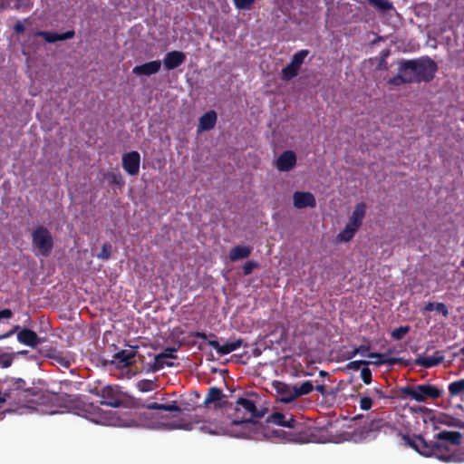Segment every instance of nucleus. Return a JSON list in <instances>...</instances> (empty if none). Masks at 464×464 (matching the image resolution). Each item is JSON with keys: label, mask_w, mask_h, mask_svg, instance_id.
<instances>
[{"label": "nucleus", "mask_w": 464, "mask_h": 464, "mask_svg": "<svg viewBox=\"0 0 464 464\" xmlns=\"http://www.w3.org/2000/svg\"><path fill=\"white\" fill-rule=\"evenodd\" d=\"M462 435L459 431L443 430L434 435V440L427 441L422 436H415L408 440V444L420 454L435 457L444 462H463L464 447L459 450H452V447L461 443Z\"/></svg>", "instance_id": "obj_1"}, {"label": "nucleus", "mask_w": 464, "mask_h": 464, "mask_svg": "<svg viewBox=\"0 0 464 464\" xmlns=\"http://www.w3.org/2000/svg\"><path fill=\"white\" fill-rule=\"evenodd\" d=\"M55 396L34 388H26L24 379H13L5 390V402L9 411H16L23 408L39 410L41 406L50 404Z\"/></svg>", "instance_id": "obj_2"}, {"label": "nucleus", "mask_w": 464, "mask_h": 464, "mask_svg": "<svg viewBox=\"0 0 464 464\" xmlns=\"http://www.w3.org/2000/svg\"><path fill=\"white\" fill-rule=\"evenodd\" d=\"M402 71L408 75L411 83L430 82L438 71L436 63L429 56H422L417 59L401 60Z\"/></svg>", "instance_id": "obj_3"}, {"label": "nucleus", "mask_w": 464, "mask_h": 464, "mask_svg": "<svg viewBox=\"0 0 464 464\" xmlns=\"http://www.w3.org/2000/svg\"><path fill=\"white\" fill-rule=\"evenodd\" d=\"M257 399L258 395L256 393L249 394L247 398H239L236 403L232 423L235 425L249 423L255 418L263 417L266 409H257Z\"/></svg>", "instance_id": "obj_4"}, {"label": "nucleus", "mask_w": 464, "mask_h": 464, "mask_svg": "<svg viewBox=\"0 0 464 464\" xmlns=\"http://www.w3.org/2000/svg\"><path fill=\"white\" fill-rule=\"evenodd\" d=\"M402 399H411L417 402H424L428 399L437 400L443 394V390L431 384L406 385L400 388Z\"/></svg>", "instance_id": "obj_5"}, {"label": "nucleus", "mask_w": 464, "mask_h": 464, "mask_svg": "<svg viewBox=\"0 0 464 464\" xmlns=\"http://www.w3.org/2000/svg\"><path fill=\"white\" fill-rule=\"evenodd\" d=\"M366 213V204L364 202L358 203L349 218L344 228L338 234V239L342 242H349L353 239L357 230L362 224V220Z\"/></svg>", "instance_id": "obj_6"}, {"label": "nucleus", "mask_w": 464, "mask_h": 464, "mask_svg": "<svg viewBox=\"0 0 464 464\" xmlns=\"http://www.w3.org/2000/svg\"><path fill=\"white\" fill-rule=\"evenodd\" d=\"M32 244L40 255L48 256L53 248V238L46 227L38 226L32 232Z\"/></svg>", "instance_id": "obj_7"}, {"label": "nucleus", "mask_w": 464, "mask_h": 464, "mask_svg": "<svg viewBox=\"0 0 464 464\" xmlns=\"http://www.w3.org/2000/svg\"><path fill=\"white\" fill-rule=\"evenodd\" d=\"M308 54L309 51L306 49H303L295 53L293 55L290 63L282 69V79L284 81H290L295 78L298 74L300 68Z\"/></svg>", "instance_id": "obj_8"}, {"label": "nucleus", "mask_w": 464, "mask_h": 464, "mask_svg": "<svg viewBox=\"0 0 464 464\" xmlns=\"http://www.w3.org/2000/svg\"><path fill=\"white\" fill-rule=\"evenodd\" d=\"M96 394L102 398V401H101L102 404L118 408L122 403L118 387L108 385L103 387Z\"/></svg>", "instance_id": "obj_9"}, {"label": "nucleus", "mask_w": 464, "mask_h": 464, "mask_svg": "<svg viewBox=\"0 0 464 464\" xmlns=\"http://www.w3.org/2000/svg\"><path fill=\"white\" fill-rule=\"evenodd\" d=\"M75 32L73 30L67 31L65 33L58 34L55 32L46 31H36L32 34H28V40H34L35 37L41 36L45 42L53 44L58 41H65L73 38Z\"/></svg>", "instance_id": "obj_10"}, {"label": "nucleus", "mask_w": 464, "mask_h": 464, "mask_svg": "<svg viewBox=\"0 0 464 464\" xmlns=\"http://www.w3.org/2000/svg\"><path fill=\"white\" fill-rule=\"evenodd\" d=\"M227 398V395L223 393L221 389L213 386L208 389L204 400V405L208 407L214 404L215 409L226 408L228 403Z\"/></svg>", "instance_id": "obj_11"}, {"label": "nucleus", "mask_w": 464, "mask_h": 464, "mask_svg": "<svg viewBox=\"0 0 464 464\" xmlns=\"http://www.w3.org/2000/svg\"><path fill=\"white\" fill-rule=\"evenodd\" d=\"M122 168L130 176H135L140 171V155L132 150L122 155Z\"/></svg>", "instance_id": "obj_12"}, {"label": "nucleus", "mask_w": 464, "mask_h": 464, "mask_svg": "<svg viewBox=\"0 0 464 464\" xmlns=\"http://www.w3.org/2000/svg\"><path fill=\"white\" fill-rule=\"evenodd\" d=\"M208 336L211 338H216V334L212 333L209 334ZM208 344L214 348L218 354L226 355L238 349L243 344V340L239 338L236 341L220 344L216 339H209L208 340Z\"/></svg>", "instance_id": "obj_13"}, {"label": "nucleus", "mask_w": 464, "mask_h": 464, "mask_svg": "<svg viewBox=\"0 0 464 464\" xmlns=\"http://www.w3.org/2000/svg\"><path fill=\"white\" fill-rule=\"evenodd\" d=\"M296 164V155L292 150L284 151L276 160V167L279 171H290Z\"/></svg>", "instance_id": "obj_14"}, {"label": "nucleus", "mask_w": 464, "mask_h": 464, "mask_svg": "<svg viewBox=\"0 0 464 464\" xmlns=\"http://www.w3.org/2000/svg\"><path fill=\"white\" fill-rule=\"evenodd\" d=\"M294 206L296 208H314L316 200L311 192L295 191L293 195Z\"/></svg>", "instance_id": "obj_15"}, {"label": "nucleus", "mask_w": 464, "mask_h": 464, "mask_svg": "<svg viewBox=\"0 0 464 464\" xmlns=\"http://www.w3.org/2000/svg\"><path fill=\"white\" fill-rule=\"evenodd\" d=\"M274 388L284 403H289L296 399L295 386H290L282 382H275Z\"/></svg>", "instance_id": "obj_16"}, {"label": "nucleus", "mask_w": 464, "mask_h": 464, "mask_svg": "<svg viewBox=\"0 0 464 464\" xmlns=\"http://www.w3.org/2000/svg\"><path fill=\"white\" fill-rule=\"evenodd\" d=\"M17 340L20 343L30 346L32 348H35L42 343V340L37 335V334L29 328L21 329L17 333Z\"/></svg>", "instance_id": "obj_17"}, {"label": "nucleus", "mask_w": 464, "mask_h": 464, "mask_svg": "<svg viewBox=\"0 0 464 464\" xmlns=\"http://www.w3.org/2000/svg\"><path fill=\"white\" fill-rule=\"evenodd\" d=\"M161 67L160 60H154L133 67L132 73L138 76H150L159 72Z\"/></svg>", "instance_id": "obj_18"}, {"label": "nucleus", "mask_w": 464, "mask_h": 464, "mask_svg": "<svg viewBox=\"0 0 464 464\" xmlns=\"http://www.w3.org/2000/svg\"><path fill=\"white\" fill-rule=\"evenodd\" d=\"M186 61V54L180 51L167 53L163 60L164 67L170 71L178 68Z\"/></svg>", "instance_id": "obj_19"}, {"label": "nucleus", "mask_w": 464, "mask_h": 464, "mask_svg": "<svg viewBox=\"0 0 464 464\" xmlns=\"http://www.w3.org/2000/svg\"><path fill=\"white\" fill-rule=\"evenodd\" d=\"M276 437L285 442L303 444L307 442L305 436L301 431H285L282 430H273Z\"/></svg>", "instance_id": "obj_20"}, {"label": "nucleus", "mask_w": 464, "mask_h": 464, "mask_svg": "<svg viewBox=\"0 0 464 464\" xmlns=\"http://www.w3.org/2000/svg\"><path fill=\"white\" fill-rule=\"evenodd\" d=\"M392 353V350H389L388 353H370L367 357L372 359H377L375 362L372 363L375 365H394L401 362L402 359L398 357H390L389 355Z\"/></svg>", "instance_id": "obj_21"}, {"label": "nucleus", "mask_w": 464, "mask_h": 464, "mask_svg": "<svg viewBox=\"0 0 464 464\" xmlns=\"http://www.w3.org/2000/svg\"><path fill=\"white\" fill-rule=\"evenodd\" d=\"M443 361L444 356L442 353L440 351H436L433 356H419L418 358L415 359L414 363L415 365L429 369L440 364L441 362H443Z\"/></svg>", "instance_id": "obj_22"}, {"label": "nucleus", "mask_w": 464, "mask_h": 464, "mask_svg": "<svg viewBox=\"0 0 464 464\" xmlns=\"http://www.w3.org/2000/svg\"><path fill=\"white\" fill-rule=\"evenodd\" d=\"M217 113L211 110L204 113L198 121V132L207 131L212 130L217 123Z\"/></svg>", "instance_id": "obj_23"}, {"label": "nucleus", "mask_w": 464, "mask_h": 464, "mask_svg": "<svg viewBox=\"0 0 464 464\" xmlns=\"http://www.w3.org/2000/svg\"><path fill=\"white\" fill-rule=\"evenodd\" d=\"M364 423L368 430L370 431V434L372 435L373 440L384 427L388 426L387 421H385L382 418L370 419L369 417H366L364 420Z\"/></svg>", "instance_id": "obj_24"}, {"label": "nucleus", "mask_w": 464, "mask_h": 464, "mask_svg": "<svg viewBox=\"0 0 464 464\" xmlns=\"http://www.w3.org/2000/svg\"><path fill=\"white\" fill-rule=\"evenodd\" d=\"M252 252V248L247 246H236L229 251V259L236 262L240 259L247 258Z\"/></svg>", "instance_id": "obj_25"}, {"label": "nucleus", "mask_w": 464, "mask_h": 464, "mask_svg": "<svg viewBox=\"0 0 464 464\" xmlns=\"http://www.w3.org/2000/svg\"><path fill=\"white\" fill-rule=\"evenodd\" d=\"M136 356V352L132 350H121L113 356L115 361L121 367H128L131 364V360Z\"/></svg>", "instance_id": "obj_26"}, {"label": "nucleus", "mask_w": 464, "mask_h": 464, "mask_svg": "<svg viewBox=\"0 0 464 464\" xmlns=\"http://www.w3.org/2000/svg\"><path fill=\"white\" fill-rule=\"evenodd\" d=\"M353 439L355 442H363L373 440L372 435L370 434V431L364 422L362 426H360L353 430Z\"/></svg>", "instance_id": "obj_27"}, {"label": "nucleus", "mask_w": 464, "mask_h": 464, "mask_svg": "<svg viewBox=\"0 0 464 464\" xmlns=\"http://www.w3.org/2000/svg\"><path fill=\"white\" fill-rule=\"evenodd\" d=\"M398 74H396L395 76L390 78L388 80V83L390 85H394V86H399V85H401V84H409L411 83V80L408 79V75L406 74L405 72L402 71V65L401 63H400V65L398 67Z\"/></svg>", "instance_id": "obj_28"}, {"label": "nucleus", "mask_w": 464, "mask_h": 464, "mask_svg": "<svg viewBox=\"0 0 464 464\" xmlns=\"http://www.w3.org/2000/svg\"><path fill=\"white\" fill-rule=\"evenodd\" d=\"M149 410H161L166 411H180L181 408L178 406L177 401H172L170 404H162L158 402H150L144 406Z\"/></svg>", "instance_id": "obj_29"}, {"label": "nucleus", "mask_w": 464, "mask_h": 464, "mask_svg": "<svg viewBox=\"0 0 464 464\" xmlns=\"http://www.w3.org/2000/svg\"><path fill=\"white\" fill-rule=\"evenodd\" d=\"M433 310L441 314L444 317H448L449 315V309L444 303L428 302L422 309L423 312H430Z\"/></svg>", "instance_id": "obj_30"}, {"label": "nucleus", "mask_w": 464, "mask_h": 464, "mask_svg": "<svg viewBox=\"0 0 464 464\" xmlns=\"http://www.w3.org/2000/svg\"><path fill=\"white\" fill-rule=\"evenodd\" d=\"M104 179H106L109 184L114 185L118 188H122L125 185V181L121 174L118 171H109L105 173Z\"/></svg>", "instance_id": "obj_31"}, {"label": "nucleus", "mask_w": 464, "mask_h": 464, "mask_svg": "<svg viewBox=\"0 0 464 464\" xmlns=\"http://www.w3.org/2000/svg\"><path fill=\"white\" fill-rule=\"evenodd\" d=\"M448 390L450 397H456L464 393V379L450 382Z\"/></svg>", "instance_id": "obj_32"}, {"label": "nucleus", "mask_w": 464, "mask_h": 464, "mask_svg": "<svg viewBox=\"0 0 464 464\" xmlns=\"http://www.w3.org/2000/svg\"><path fill=\"white\" fill-rule=\"evenodd\" d=\"M295 394L296 398L303 396V395L309 394L314 390V382H313V381H306L299 386L295 385Z\"/></svg>", "instance_id": "obj_33"}, {"label": "nucleus", "mask_w": 464, "mask_h": 464, "mask_svg": "<svg viewBox=\"0 0 464 464\" xmlns=\"http://www.w3.org/2000/svg\"><path fill=\"white\" fill-rule=\"evenodd\" d=\"M166 356L167 355L165 353H159L155 356L154 362L151 365L152 372H158V371L163 369L165 365H168V366L173 365L172 363L167 362L165 361Z\"/></svg>", "instance_id": "obj_34"}, {"label": "nucleus", "mask_w": 464, "mask_h": 464, "mask_svg": "<svg viewBox=\"0 0 464 464\" xmlns=\"http://www.w3.org/2000/svg\"><path fill=\"white\" fill-rule=\"evenodd\" d=\"M371 5L379 11H389L392 9V4L389 0H366Z\"/></svg>", "instance_id": "obj_35"}, {"label": "nucleus", "mask_w": 464, "mask_h": 464, "mask_svg": "<svg viewBox=\"0 0 464 464\" xmlns=\"http://www.w3.org/2000/svg\"><path fill=\"white\" fill-rule=\"evenodd\" d=\"M285 419H286V416L284 413H282L280 411H275V412L271 413L266 418V422L274 423V424L283 427V424L285 421Z\"/></svg>", "instance_id": "obj_36"}, {"label": "nucleus", "mask_w": 464, "mask_h": 464, "mask_svg": "<svg viewBox=\"0 0 464 464\" xmlns=\"http://www.w3.org/2000/svg\"><path fill=\"white\" fill-rule=\"evenodd\" d=\"M410 329L408 325L395 328L391 333L392 337L395 340H401L410 332Z\"/></svg>", "instance_id": "obj_37"}, {"label": "nucleus", "mask_w": 464, "mask_h": 464, "mask_svg": "<svg viewBox=\"0 0 464 464\" xmlns=\"http://www.w3.org/2000/svg\"><path fill=\"white\" fill-rule=\"evenodd\" d=\"M14 355V353H4L0 354V367L8 368L12 365Z\"/></svg>", "instance_id": "obj_38"}, {"label": "nucleus", "mask_w": 464, "mask_h": 464, "mask_svg": "<svg viewBox=\"0 0 464 464\" xmlns=\"http://www.w3.org/2000/svg\"><path fill=\"white\" fill-rule=\"evenodd\" d=\"M111 256V246L109 243L102 245L101 252L97 255V257L102 260H109Z\"/></svg>", "instance_id": "obj_39"}, {"label": "nucleus", "mask_w": 464, "mask_h": 464, "mask_svg": "<svg viewBox=\"0 0 464 464\" xmlns=\"http://www.w3.org/2000/svg\"><path fill=\"white\" fill-rule=\"evenodd\" d=\"M370 351V346L369 345H360L359 347H355L350 353H349V356H348V359H351L353 357H354L356 354H360L362 356H366L368 355V352Z\"/></svg>", "instance_id": "obj_40"}, {"label": "nucleus", "mask_w": 464, "mask_h": 464, "mask_svg": "<svg viewBox=\"0 0 464 464\" xmlns=\"http://www.w3.org/2000/svg\"><path fill=\"white\" fill-rule=\"evenodd\" d=\"M256 0H234L236 8L239 10H249Z\"/></svg>", "instance_id": "obj_41"}, {"label": "nucleus", "mask_w": 464, "mask_h": 464, "mask_svg": "<svg viewBox=\"0 0 464 464\" xmlns=\"http://www.w3.org/2000/svg\"><path fill=\"white\" fill-rule=\"evenodd\" d=\"M258 267V263L256 261H247L244 264L242 269H243V275L244 276H249L252 274L253 270Z\"/></svg>", "instance_id": "obj_42"}, {"label": "nucleus", "mask_w": 464, "mask_h": 464, "mask_svg": "<svg viewBox=\"0 0 464 464\" xmlns=\"http://www.w3.org/2000/svg\"><path fill=\"white\" fill-rule=\"evenodd\" d=\"M137 388L143 392H150L153 389V382L150 380H141L138 382Z\"/></svg>", "instance_id": "obj_43"}, {"label": "nucleus", "mask_w": 464, "mask_h": 464, "mask_svg": "<svg viewBox=\"0 0 464 464\" xmlns=\"http://www.w3.org/2000/svg\"><path fill=\"white\" fill-rule=\"evenodd\" d=\"M361 377L365 384H370L372 380V371L368 367H363L361 371Z\"/></svg>", "instance_id": "obj_44"}, {"label": "nucleus", "mask_w": 464, "mask_h": 464, "mask_svg": "<svg viewBox=\"0 0 464 464\" xmlns=\"http://www.w3.org/2000/svg\"><path fill=\"white\" fill-rule=\"evenodd\" d=\"M370 363H371L370 362L362 361V360L353 361V362H350L346 365V368L349 369V370H353V371H358L361 368L362 365L367 366Z\"/></svg>", "instance_id": "obj_45"}, {"label": "nucleus", "mask_w": 464, "mask_h": 464, "mask_svg": "<svg viewBox=\"0 0 464 464\" xmlns=\"http://www.w3.org/2000/svg\"><path fill=\"white\" fill-rule=\"evenodd\" d=\"M359 404H360V408L362 411H368L372 406V400L370 397L364 396L360 399Z\"/></svg>", "instance_id": "obj_46"}, {"label": "nucleus", "mask_w": 464, "mask_h": 464, "mask_svg": "<svg viewBox=\"0 0 464 464\" xmlns=\"http://www.w3.org/2000/svg\"><path fill=\"white\" fill-rule=\"evenodd\" d=\"M298 426L302 427V425L297 422L293 415H290L288 419H285V421L283 424V427L290 429H297Z\"/></svg>", "instance_id": "obj_47"}, {"label": "nucleus", "mask_w": 464, "mask_h": 464, "mask_svg": "<svg viewBox=\"0 0 464 464\" xmlns=\"http://www.w3.org/2000/svg\"><path fill=\"white\" fill-rule=\"evenodd\" d=\"M314 390L320 392L323 396L328 395L324 383H317V385H314Z\"/></svg>", "instance_id": "obj_48"}, {"label": "nucleus", "mask_w": 464, "mask_h": 464, "mask_svg": "<svg viewBox=\"0 0 464 464\" xmlns=\"http://www.w3.org/2000/svg\"><path fill=\"white\" fill-rule=\"evenodd\" d=\"M12 316H13V312L10 309L5 308L3 310H0V320L10 319Z\"/></svg>", "instance_id": "obj_49"}, {"label": "nucleus", "mask_w": 464, "mask_h": 464, "mask_svg": "<svg viewBox=\"0 0 464 464\" xmlns=\"http://www.w3.org/2000/svg\"><path fill=\"white\" fill-rule=\"evenodd\" d=\"M177 351V348L169 347L162 353H165L167 355L166 358L176 359L177 356L174 355V353H176Z\"/></svg>", "instance_id": "obj_50"}, {"label": "nucleus", "mask_w": 464, "mask_h": 464, "mask_svg": "<svg viewBox=\"0 0 464 464\" xmlns=\"http://www.w3.org/2000/svg\"><path fill=\"white\" fill-rule=\"evenodd\" d=\"M389 54V52H387L384 56L381 59V61L379 62L378 63V66L377 68L379 70H387L388 69V64H387V62L385 60V57Z\"/></svg>", "instance_id": "obj_51"}, {"label": "nucleus", "mask_w": 464, "mask_h": 464, "mask_svg": "<svg viewBox=\"0 0 464 464\" xmlns=\"http://www.w3.org/2000/svg\"><path fill=\"white\" fill-rule=\"evenodd\" d=\"M189 337H198V338H201L203 340H208V335L206 333L204 332H190L189 334H188Z\"/></svg>", "instance_id": "obj_52"}, {"label": "nucleus", "mask_w": 464, "mask_h": 464, "mask_svg": "<svg viewBox=\"0 0 464 464\" xmlns=\"http://www.w3.org/2000/svg\"><path fill=\"white\" fill-rule=\"evenodd\" d=\"M14 30L16 34H23L25 30L24 28V25L22 22L18 21L14 26Z\"/></svg>", "instance_id": "obj_53"}, {"label": "nucleus", "mask_w": 464, "mask_h": 464, "mask_svg": "<svg viewBox=\"0 0 464 464\" xmlns=\"http://www.w3.org/2000/svg\"><path fill=\"white\" fill-rule=\"evenodd\" d=\"M19 329H20L19 325L14 326L13 330H11V331H9V332L0 335V340L10 337L15 331H17Z\"/></svg>", "instance_id": "obj_54"}, {"label": "nucleus", "mask_w": 464, "mask_h": 464, "mask_svg": "<svg viewBox=\"0 0 464 464\" xmlns=\"http://www.w3.org/2000/svg\"><path fill=\"white\" fill-rule=\"evenodd\" d=\"M374 392L375 394L379 397V398H386L387 396L384 394V392L381 390V389H377L375 388L374 389Z\"/></svg>", "instance_id": "obj_55"}, {"label": "nucleus", "mask_w": 464, "mask_h": 464, "mask_svg": "<svg viewBox=\"0 0 464 464\" xmlns=\"http://www.w3.org/2000/svg\"><path fill=\"white\" fill-rule=\"evenodd\" d=\"M5 403V391L4 392H2L0 391V407Z\"/></svg>", "instance_id": "obj_56"}, {"label": "nucleus", "mask_w": 464, "mask_h": 464, "mask_svg": "<svg viewBox=\"0 0 464 464\" xmlns=\"http://www.w3.org/2000/svg\"><path fill=\"white\" fill-rule=\"evenodd\" d=\"M319 375L321 377H326V376L328 377L329 373L327 372L322 370V371L319 372Z\"/></svg>", "instance_id": "obj_57"}, {"label": "nucleus", "mask_w": 464, "mask_h": 464, "mask_svg": "<svg viewBox=\"0 0 464 464\" xmlns=\"http://www.w3.org/2000/svg\"><path fill=\"white\" fill-rule=\"evenodd\" d=\"M362 419H363V416L360 414V415H357V416L353 417V420H362Z\"/></svg>", "instance_id": "obj_58"}, {"label": "nucleus", "mask_w": 464, "mask_h": 464, "mask_svg": "<svg viewBox=\"0 0 464 464\" xmlns=\"http://www.w3.org/2000/svg\"><path fill=\"white\" fill-rule=\"evenodd\" d=\"M314 385H317V383H324V381L315 380L313 382Z\"/></svg>", "instance_id": "obj_59"}, {"label": "nucleus", "mask_w": 464, "mask_h": 464, "mask_svg": "<svg viewBox=\"0 0 464 464\" xmlns=\"http://www.w3.org/2000/svg\"><path fill=\"white\" fill-rule=\"evenodd\" d=\"M460 354L464 356V346L459 351Z\"/></svg>", "instance_id": "obj_60"}, {"label": "nucleus", "mask_w": 464, "mask_h": 464, "mask_svg": "<svg viewBox=\"0 0 464 464\" xmlns=\"http://www.w3.org/2000/svg\"><path fill=\"white\" fill-rule=\"evenodd\" d=\"M460 267H464V258L460 261Z\"/></svg>", "instance_id": "obj_61"}, {"label": "nucleus", "mask_w": 464, "mask_h": 464, "mask_svg": "<svg viewBox=\"0 0 464 464\" xmlns=\"http://www.w3.org/2000/svg\"><path fill=\"white\" fill-rule=\"evenodd\" d=\"M27 353L26 351H22V352H20L19 353H21V354H24V353Z\"/></svg>", "instance_id": "obj_62"}]
</instances>
